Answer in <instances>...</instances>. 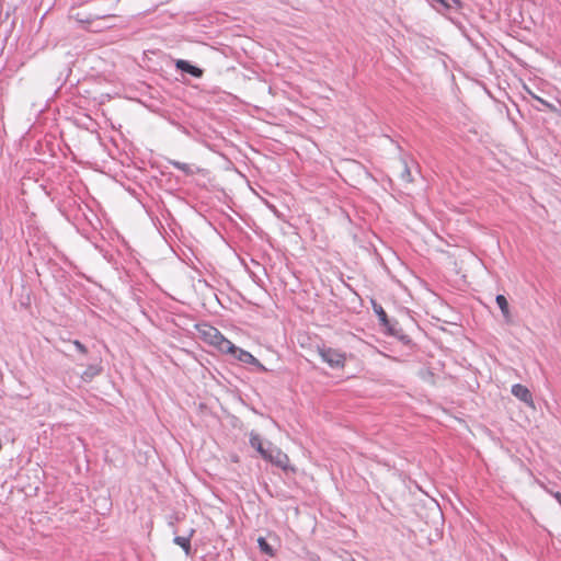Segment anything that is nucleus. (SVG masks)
Returning <instances> with one entry per match:
<instances>
[{
    "label": "nucleus",
    "instance_id": "f257e3e1",
    "mask_svg": "<svg viewBox=\"0 0 561 561\" xmlns=\"http://www.w3.org/2000/svg\"><path fill=\"white\" fill-rule=\"evenodd\" d=\"M199 332L205 342L217 347L222 353H227V351L232 350L233 347V343L226 339L218 329L211 325L204 324L199 329Z\"/></svg>",
    "mask_w": 561,
    "mask_h": 561
},
{
    "label": "nucleus",
    "instance_id": "f03ea898",
    "mask_svg": "<svg viewBox=\"0 0 561 561\" xmlns=\"http://www.w3.org/2000/svg\"><path fill=\"white\" fill-rule=\"evenodd\" d=\"M319 355L321 356L322 360L328 363L330 367L332 368H342L345 365L346 356L344 353L331 348V347H319L318 348Z\"/></svg>",
    "mask_w": 561,
    "mask_h": 561
},
{
    "label": "nucleus",
    "instance_id": "7ed1b4c3",
    "mask_svg": "<svg viewBox=\"0 0 561 561\" xmlns=\"http://www.w3.org/2000/svg\"><path fill=\"white\" fill-rule=\"evenodd\" d=\"M266 455L264 456L265 460H268L273 465L286 469L289 462L288 456L283 453L279 448L273 446L271 443H267Z\"/></svg>",
    "mask_w": 561,
    "mask_h": 561
},
{
    "label": "nucleus",
    "instance_id": "20e7f679",
    "mask_svg": "<svg viewBox=\"0 0 561 561\" xmlns=\"http://www.w3.org/2000/svg\"><path fill=\"white\" fill-rule=\"evenodd\" d=\"M227 353L231 354L234 358L244 364L255 366L260 371H266V368L259 362L257 358H255L251 353L236 346L234 344L232 350L227 351Z\"/></svg>",
    "mask_w": 561,
    "mask_h": 561
},
{
    "label": "nucleus",
    "instance_id": "39448f33",
    "mask_svg": "<svg viewBox=\"0 0 561 561\" xmlns=\"http://www.w3.org/2000/svg\"><path fill=\"white\" fill-rule=\"evenodd\" d=\"M374 310L378 316L380 324L385 327L391 335L399 337L401 341L405 343L409 342L407 335L399 334V331L394 329V325H391L390 320L388 319V316L381 306L374 305Z\"/></svg>",
    "mask_w": 561,
    "mask_h": 561
},
{
    "label": "nucleus",
    "instance_id": "423d86ee",
    "mask_svg": "<svg viewBox=\"0 0 561 561\" xmlns=\"http://www.w3.org/2000/svg\"><path fill=\"white\" fill-rule=\"evenodd\" d=\"M512 394L526 403L528 407L534 408V400L528 388L520 383H516L512 386Z\"/></svg>",
    "mask_w": 561,
    "mask_h": 561
},
{
    "label": "nucleus",
    "instance_id": "0eeeda50",
    "mask_svg": "<svg viewBox=\"0 0 561 561\" xmlns=\"http://www.w3.org/2000/svg\"><path fill=\"white\" fill-rule=\"evenodd\" d=\"M175 67L178 70L190 73L191 76L195 78H201L204 73L203 69L192 65L190 61L184 59H179L175 62Z\"/></svg>",
    "mask_w": 561,
    "mask_h": 561
},
{
    "label": "nucleus",
    "instance_id": "6e6552de",
    "mask_svg": "<svg viewBox=\"0 0 561 561\" xmlns=\"http://www.w3.org/2000/svg\"><path fill=\"white\" fill-rule=\"evenodd\" d=\"M431 4L438 13H444L454 7L460 8L461 1L460 0H431Z\"/></svg>",
    "mask_w": 561,
    "mask_h": 561
},
{
    "label": "nucleus",
    "instance_id": "1a4fd4ad",
    "mask_svg": "<svg viewBox=\"0 0 561 561\" xmlns=\"http://www.w3.org/2000/svg\"><path fill=\"white\" fill-rule=\"evenodd\" d=\"M194 534L195 530L191 528L187 536H175L173 538V542L180 546L187 557L192 554L191 538Z\"/></svg>",
    "mask_w": 561,
    "mask_h": 561
},
{
    "label": "nucleus",
    "instance_id": "9d476101",
    "mask_svg": "<svg viewBox=\"0 0 561 561\" xmlns=\"http://www.w3.org/2000/svg\"><path fill=\"white\" fill-rule=\"evenodd\" d=\"M250 445L252 448H254L255 450H257L260 453V455L264 458V456L266 455V449H267V444H264L261 436L255 433V432H251L250 433Z\"/></svg>",
    "mask_w": 561,
    "mask_h": 561
},
{
    "label": "nucleus",
    "instance_id": "9b49d317",
    "mask_svg": "<svg viewBox=\"0 0 561 561\" xmlns=\"http://www.w3.org/2000/svg\"><path fill=\"white\" fill-rule=\"evenodd\" d=\"M495 301H496L499 308L501 309L504 319L506 321H510V319H511L510 307H508V301L505 298V296L497 295L495 298Z\"/></svg>",
    "mask_w": 561,
    "mask_h": 561
},
{
    "label": "nucleus",
    "instance_id": "f8f14e48",
    "mask_svg": "<svg viewBox=\"0 0 561 561\" xmlns=\"http://www.w3.org/2000/svg\"><path fill=\"white\" fill-rule=\"evenodd\" d=\"M257 545H259V548L262 553H264L268 557L275 556V550L273 549V547L267 542V540L264 537L257 538Z\"/></svg>",
    "mask_w": 561,
    "mask_h": 561
},
{
    "label": "nucleus",
    "instance_id": "ddd939ff",
    "mask_svg": "<svg viewBox=\"0 0 561 561\" xmlns=\"http://www.w3.org/2000/svg\"><path fill=\"white\" fill-rule=\"evenodd\" d=\"M101 373V368L98 365H90L83 373L82 379L84 381H91L95 376Z\"/></svg>",
    "mask_w": 561,
    "mask_h": 561
},
{
    "label": "nucleus",
    "instance_id": "4468645a",
    "mask_svg": "<svg viewBox=\"0 0 561 561\" xmlns=\"http://www.w3.org/2000/svg\"><path fill=\"white\" fill-rule=\"evenodd\" d=\"M169 163L172 164L178 170L182 171L186 175H193L195 173L192 167L187 163H183L176 160H169Z\"/></svg>",
    "mask_w": 561,
    "mask_h": 561
},
{
    "label": "nucleus",
    "instance_id": "2eb2a0df",
    "mask_svg": "<svg viewBox=\"0 0 561 561\" xmlns=\"http://www.w3.org/2000/svg\"><path fill=\"white\" fill-rule=\"evenodd\" d=\"M400 176L407 183L412 182L411 171L405 163L403 164V169H402Z\"/></svg>",
    "mask_w": 561,
    "mask_h": 561
},
{
    "label": "nucleus",
    "instance_id": "dca6fc26",
    "mask_svg": "<svg viewBox=\"0 0 561 561\" xmlns=\"http://www.w3.org/2000/svg\"><path fill=\"white\" fill-rule=\"evenodd\" d=\"M76 20L79 22V23H83V24H90L92 21H93V18L91 15H81L80 13H78L76 15Z\"/></svg>",
    "mask_w": 561,
    "mask_h": 561
},
{
    "label": "nucleus",
    "instance_id": "f3484780",
    "mask_svg": "<svg viewBox=\"0 0 561 561\" xmlns=\"http://www.w3.org/2000/svg\"><path fill=\"white\" fill-rule=\"evenodd\" d=\"M72 344L75 345L76 350L80 352L81 354H87L88 350L87 347L78 340L73 341Z\"/></svg>",
    "mask_w": 561,
    "mask_h": 561
},
{
    "label": "nucleus",
    "instance_id": "a211bd4d",
    "mask_svg": "<svg viewBox=\"0 0 561 561\" xmlns=\"http://www.w3.org/2000/svg\"><path fill=\"white\" fill-rule=\"evenodd\" d=\"M178 519H179L178 516L171 515L169 517V525L173 527L174 526V520H178Z\"/></svg>",
    "mask_w": 561,
    "mask_h": 561
},
{
    "label": "nucleus",
    "instance_id": "6ab92c4d",
    "mask_svg": "<svg viewBox=\"0 0 561 561\" xmlns=\"http://www.w3.org/2000/svg\"><path fill=\"white\" fill-rule=\"evenodd\" d=\"M433 378V374L431 371H426V378Z\"/></svg>",
    "mask_w": 561,
    "mask_h": 561
},
{
    "label": "nucleus",
    "instance_id": "aec40b11",
    "mask_svg": "<svg viewBox=\"0 0 561 561\" xmlns=\"http://www.w3.org/2000/svg\"><path fill=\"white\" fill-rule=\"evenodd\" d=\"M433 378V374L431 371H426V378Z\"/></svg>",
    "mask_w": 561,
    "mask_h": 561
}]
</instances>
